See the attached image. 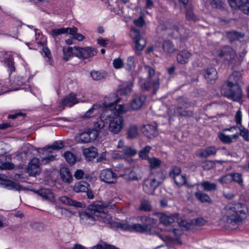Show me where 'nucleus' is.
<instances>
[{
	"mask_svg": "<svg viewBox=\"0 0 249 249\" xmlns=\"http://www.w3.org/2000/svg\"><path fill=\"white\" fill-rule=\"evenodd\" d=\"M79 102L76 98V95L71 93L66 96L60 104V106H68L71 107Z\"/></svg>",
	"mask_w": 249,
	"mask_h": 249,
	"instance_id": "b1692460",
	"label": "nucleus"
},
{
	"mask_svg": "<svg viewBox=\"0 0 249 249\" xmlns=\"http://www.w3.org/2000/svg\"><path fill=\"white\" fill-rule=\"evenodd\" d=\"M226 208L235 213L227 216V221L231 224L240 222L242 220V215H245L248 212L246 205L241 203H229Z\"/></svg>",
	"mask_w": 249,
	"mask_h": 249,
	"instance_id": "20e7f679",
	"label": "nucleus"
},
{
	"mask_svg": "<svg viewBox=\"0 0 249 249\" xmlns=\"http://www.w3.org/2000/svg\"><path fill=\"white\" fill-rule=\"evenodd\" d=\"M144 70L148 73L147 79L140 78L139 84L142 91H148L153 88V94H155L160 86L159 78L155 75V70L150 66H144Z\"/></svg>",
	"mask_w": 249,
	"mask_h": 249,
	"instance_id": "f03ea898",
	"label": "nucleus"
},
{
	"mask_svg": "<svg viewBox=\"0 0 249 249\" xmlns=\"http://www.w3.org/2000/svg\"><path fill=\"white\" fill-rule=\"evenodd\" d=\"M60 172L61 178L64 182L70 183L72 180V176L69 168L65 167H62Z\"/></svg>",
	"mask_w": 249,
	"mask_h": 249,
	"instance_id": "473e14b6",
	"label": "nucleus"
},
{
	"mask_svg": "<svg viewBox=\"0 0 249 249\" xmlns=\"http://www.w3.org/2000/svg\"><path fill=\"white\" fill-rule=\"evenodd\" d=\"M142 131L149 138L154 137L158 134L157 124L155 123L153 124H147L144 125L142 128Z\"/></svg>",
	"mask_w": 249,
	"mask_h": 249,
	"instance_id": "aec40b11",
	"label": "nucleus"
},
{
	"mask_svg": "<svg viewBox=\"0 0 249 249\" xmlns=\"http://www.w3.org/2000/svg\"><path fill=\"white\" fill-rule=\"evenodd\" d=\"M194 195L197 200L201 203L212 204L213 202L210 196L201 191H198L195 192Z\"/></svg>",
	"mask_w": 249,
	"mask_h": 249,
	"instance_id": "cd10ccee",
	"label": "nucleus"
},
{
	"mask_svg": "<svg viewBox=\"0 0 249 249\" xmlns=\"http://www.w3.org/2000/svg\"><path fill=\"white\" fill-rule=\"evenodd\" d=\"M231 7L239 9L245 14H249V0H228Z\"/></svg>",
	"mask_w": 249,
	"mask_h": 249,
	"instance_id": "9b49d317",
	"label": "nucleus"
},
{
	"mask_svg": "<svg viewBox=\"0 0 249 249\" xmlns=\"http://www.w3.org/2000/svg\"><path fill=\"white\" fill-rule=\"evenodd\" d=\"M110 114L108 117L109 120L108 130L111 133L117 134L124 126V120L120 115H115L112 117Z\"/></svg>",
	"mask_w": 249,
	"mask_h": 249,
	"instance_id": "1a4fd4ad",
	"label": "nucleus"
},
{
	"mask_svg": "<svg viewBox=\"0 0 249 249\" xmlns=\"http://www.w3.org/2000/svg\"><path fill=\"white\" fill-rule=\"evenodd\" d=\"M203 190L206 192L215 191L217 189V185L214 183H211L208 181H204L200 184Z\"/></svg>",
	"mask_w": 249,
	"mask_h": 249,
	"instance_id": "ea45409f",
	"label": "nucleus"
},
{
	"mask_svg": "<svg viewBox=\"0 0 249 249\" xmlns=\"http://www.w3.org/2000/svg\"><path fill=\"white\" fill-rule=\"evenodd\" d=\"M107 206L103 205L101 201H95L89 205V208L93 211H97L95 213L97 220L103 223L105 225H112V218L111 216L107 212Z\"/></svg>",
	"mask_w": 249,
	"mask_h": 249,
	"instance_id": "39448f33",
	"label": "nucleus"
},
{
	"mask_svg": "<svg viewBox=\"0 0 249 249\" xmlns=\"http://www.w3.org/2000/svg\"><path fill=\"white\" fill-rule=\"evenodd\" d=\"M64 157L66 160L71 164L75 163L76 159L73 153L70 151H67L64 153Z\"/></svg>",
	"mask_w": 249,
	"mask_h": 249,
	"instance_id": "6e6d98bb",
	"label": "nucleus"
},
{
	"mask_svg": "<svg viewBox=\"0 0 249 249\" xmlns=\"http://www.w3.org/2000/svg\"><path fill=\"white\" fill-rule=\"evenodd\" d=\"M124 178L128 181L139 180L142 179L141 175L137 174L135 171H131L127 174L123 175Z\"/></svg>",
	"mask_w": 249,
	"mask_h": 249,
	"instance_id": "a19ab883",
	"label": "nucleus"
},
{
	"mask_svg": "<svg viewBox=\"0 0 249 249\" xmlns=\"http://www.w3.org/2000/svg\"><path fill=\"white\" fill-rule=\"evenodd\" d=\"M226 35L230 42H232L239 39L240 38H243L245 36L243 33L235 30L227 32Z\"/></svg>",
	"mask_w": 249,
	"mask_h": 249,
	"instance_id": "2f4dec72",
	"label": "nucleus"
},
{
	"mask_svg": "<svg viewBox=\"0 0 249 249\" xmlns=\"http://www.w3.org/2000/svg\"><path fill=\"white\" fill-rule=\"evenodd\" d=\"M113 67L116 69H119L124 67L123 61L119 58H116L113 61Z\"/></svg>",
	"mask_w": 249,
	"mask_h": 249,
	"instance_id": "0e129e2a",
	"label": "nucleus"
},
{
	"mask_svg": "<svg viewBox=\"0 0 249 249\" xmlns=\"http://www.w3.org/2000/svg\"><path fill=\"white\" fill-rule=\"evenodd\" d=\"M191 104L188 102L186 99L180 98L178 101V104L176 108V112L180 116H188V112L184 108H186L190 107Z\"/></svg>",
	"mask_w": 249,
	"mask_h": 249,
	"instance_id": "6ab92c4d",
	"label": "nucleus"
},
{
	"mask_svg": "<svg viewBox=\"0 0 249 249\" xmlns=\"http://www.w3.org/2000/svg\"><path fill=\"white\" fill-rule=\"evenodd\" d=\"M241 82V73L234 71L222 86L221 93L228 99L239 101L242 97V91L240 87Z\"/></svg>",
	"mask_w": 249,
	"mask_h": 249,
	"instance_id": "f257e3e1",
	"label": "nucleus"
},
{
	"mask_svg": "<svg viewBox=\"0 0 249 249\" xmlns=\"http://www.w3.org/2000/svg\"><path fill=\"white\" fill-rule=\"evenodd\" d=\"M138 135V127L135 125H131L127 130L126 138L128 139H133Z\"/></svg>",
	"mask_w": 249,
	"mask_h": 249,
	"instance_id": "58836bf2",
	"label": "nucleus"
},
{
	"mask_svg": "<svg viewBox=\"0 0 249 249\" xmlns=\"http://www.w3.org/2000/svg\"><path fill=\"white\" fill-rule=\"evenodd\" d=\"M119 101V99L115 93H111L105 98L102 107L105 108H111L113 107Z\"/></svg>",
	"mask_w": 249,
	"mask_h": 249,
	"instance_id": "5701e85b",
	"label": "nucleus"
},
{
	"mask_svg": "<svg viewBox=\"0 0 249 249\" xmlns=\"http://www.w3.org/2000/svg\"><path fill=\"white\" fill-rule=\"evenodd\" d=\"M217 149L215 146H211L204 149H200L196 152V156L201 158H207L216 154Z\"/></svg>",
	"mask_w": 249,
	"mask_h": 249,
	"instance_id": "412c9836",
	"label": "nucleus"
},
{
	"mask_svg": "<svg viewBox=\"0 0 249 249\" xmlns=\"http://www.w3.org/2000/svg\"><path fill=\"white\" fill-rule=\"evenodd\" d=\"M109 115L110 114H109L108 111L106 110L101 114L100 118L94 122L93 128L91 129L92 131H96L97 138L98 136L99 132L105 127V124L104 120L108 118Z\"/></svg>",
	"mask_w": 249,
	"mask_h": 249,
	"instance_id": "dca6fc26",
	"label": "nucleus"
},
{
	"mask_svg": "<svg viewBox=\"0 0 249 249\" xmlns=\"http://www.w3.org/2000/svg\"><path fill=\"white\" fill-rule=\"evenodd\" d=\"M39 163V160L36 158L30 160L26 168L27 172L30 176L35 177L40 174L41 169Z\"/></svg>",
	"mask_w": 249,
	"mask_h": 249,
	"instance_id": "ddd939ff",
	"label": "nucleus"
},
{
	"mask_svg": "<svg viewBox=\"0 0 249 249\" xmlns=\"http://www.w3.org/2000/svg\"><path fill=\"white\" fill-rule=\"evenodd\" d=\"M192 53L187 50H183L178 53L177 56L178 62L181 64H185L188 62L189 59L191 57Z\"/></svg>",
	"mask_w": 249,
	"mask_h": 249,
	"instance_id": "bb28decb",
	"label": "nucleus"
},
{
	"mask_svg": "<svg viewBox=\"0 0 249 249\" xmlns=\"http://www.w3.org/2000/svg\"><path fill=\"white\" fill-rule=\"evenodd\" d=\"M141 220L144 222L142 225L134 224L130 225L127 223H120L119 227L125 231L144 233L150 230L151 225L156 223L155 220L147 216H142Z\"/></svg>",
	"mask_w": 249,
	"mask_h": 249,
	"instance_id": "7ed1b4c3",
	"label": "nucleus"
},
{
	"mask_svg": "<svg viewBox=\"0 0 249 249\" xmlns=\"http://www.w3.org/2000/svg\"><path fill=\"white\" fill-rule=\"evenodd\" d=\"M97 138L96 131H92L91 128L86 129L84 132L75 136V140L80 143H86L94 141Z\"/></svg>",
	"mask_w": 249,
	"mask_h": 249,
	"instance_id": "9d476101",
	"label": "nucleus"
},
{
	"mask_svg": "<svg viewBox=\"0 0 249 249\" xmlns=\"http://www.w3.org/2000/svg\"><path fill=\"white\" fill-rule=\"evenodd\" d=\"M218 138L224 143L229 144L232 142L231 137L230 136L226 135L222 133L219 134Z\"/></svg>",
	"mask_w": 249,
	"mask_h": 249,
	"instance_id": "13d9d810",
	"label": "nucleus"
},
{
	"mask_svg": "<svg viewBox=\"0 0 249 249\" xmlns=\"http://www.w3.org/2000/svg\"><path fill=\"white\" fill-rule=\"evenodd\" d=\"M15 168V165L11 162H4L0 165V169L2 170H12Z\"/></svg>",
	"mask_w": 249,
	"mask_h": 249,
	"instance_id": "bf43d9fd",
	"label": "nucleus"
},
{
	"mask_svg": "<svg viewBox=\"0 0 249 249\" xmlns=\"http://www.w3.org/2000/svg\"><path fill=\"white\" fill-rule=\"evenodd\" d=\"M152 209L151 204L148 199L143 198L141 200L139 206V211L148 212L151 211Z\"/></svg>",
	"mask_w": 249,
	"mask_h": 249,
	"instance_id": "4c0bfd02",
	"label": "nucleus"
},
{
	"mask_svg": "<svg viewBox=\"0 0 249 249\" xmlns=\"http://www.w3.org/2000/svg\"><path fill=\"white\" fill-rule=\"evenodd\" d=\"M70 28H61L59 29H53L50 32V35L53 37H55L61 34L68 33Z\"/></svg>",
	"mask_w": 249,
	"mask_h": 249,
	"instance_id": "37998d69",
	"label": "nucleus"
},
{
	"mask_svg": "<svg viewBox=\"0 0 249 249\" xmlns=\"http://www.w3.org/2000/svg\"><path fill=\"white\" fill-rule=\"evenodd\" d=\"M168 34L173 37L177 38L178 36L184 37L186 36L185 32L187 31L183 27L180 28L178 23H173L168 29Z\"/></svg>",
	"mask_w": 249,
	"mask_h": 249,
	"instance_id": "f3484780",
	"label": "nucleus"
},
{
	"mask_svg": "<svg viewBox=\"0 0 249 249\" xmlns=\"http://www.w3.org/2000/svg\"><path fill=\"white\" fill-rule=\"evenodd\" d=\"M74 177L77 179H80L82 178H85L87 180H91V176L85 174L84 172L82 169H77L75 171L74 174Z\"/></svg>",
	"mask_w": 249,
	"mask_h": 249,
	"instance_id": "c03bdc74",
	"label": "nucleus"
},
{
	"mask_svg": "<svg viewBox=\"0 0 249 249\" xmlns=\"http://www.w3.org/2000/svg\"><path fill=\"white\" fill-rule=\"evenodd\" d=\"M217 56L225 63L236 64L237 55L235 51L229 46H225L217 51Z\"/></svg>",
	"mask_w": 249,
	"mask_h": 249,
	"instance_id": "0eeeda50",
	"label": "nucleus"
},
{
	"mask_svg": "<svg viewBox=\"0 0 249 249\" xmlns=\"http://www.w3.org/2000/svg\"><path fill=\"white\" fill-rule=\"evenodd\" d=\"M218 181L222 185L227 184L233 181V177L231 173L228 174L219 178Z\"/></svg>",
	"mask_w": 249,
	"mask_h": 249,
	"instance_id": "de8ad7c7",
	"label": "nucleus"
},
{
	"mask_svg": "<svg viewBox=\"0 0 249 249\" xmlns=\"http://www.w3.org/2000/svg\"><path fill=\"white\" fill-rule=\"evenodd\" d=\"M148 162L149 164L150 167L151 169H156L159 167L161 163L160 160L155 157L150 158L148 159Z\"/></svg>",
	"mask_w": 249,
	"mask_h": 249,
	"instance_id": "a18cd8bd",
	"label": "nucleus"
},
{
	"mask_svg": "<svg viewBox=\"0 0 249 249\" xmlns=\"http://www.w3.org/2000/svg\"><path fill=\"white\" fill-rule=\"evenodd\" d=\"M89 183L84 181H81L75 184L73 190L76 193L86 192L89 187Z\"/></svg>",
	"mask_w": 249,
	"mask_h": 249,
	"instance_id": "f704fd0d",
	"label": "nucleus"
},
{
	"mask_svg": "<svg viewBox=\"0 0 249 249\" xmlns=\"http://www.w3.org/2000/svg\"><path fill=\"white\" fill-rule=\"evenodd\" d=\"M4 65L9 68L11 71H14L15 68L13 55L11 53H5L3 60Z\"/></svg>",
	"mask_w": 249,
	"mask_h": 249,
	"instance_id": "c9c22d12",
	"label": "nucleus"
},
{
	"mask_svg": "<svg viewBox=\"0 0 249 249\" xmlns=\"http://www.w3.org/2000/svg\"><path fill=\"white\" fill-rule=\"evenodd\" d=\"M59 200L62 203L66 205L74 206L77 208H81L82 207V203L72 200L70 197L67 196H61Z\"/></svg>",
	"mask_w": 249,
	"mask_h": 249,
	"instance_id": "72a5a7b5",
	"label": "nucleus"
},
{
	"mask_svg": "<svg viewBox=\"0 0 249 249\" xmlns=\"http://www.w3.org/2000/svg\"><path fill=\"white\" fill-rule=\"evenodd\" d=\"M0 184L9 190H19L21 187L20 185L13 181L4 180L0 176Z\"/></svg>",
	"mask_w": 249,
	"mask_h": 249,
	"instance_id": "c85d7f7f",
	"label": "nucleus"
},
{
	"mask_svg": "<svg viewBox=\"0 0 249 249\" xmlns=\"http://www.w3.org/2000/svg\"><path fill=\"white\" fill-rule=\"evenodd\" d=\"M36 192L45 200L53 201L54 199L53 194L49 189H41Z\"/></svg>",
	"mask_w": 249,
	"mask_h": 249,
	"instance_id": "7c9ffc66",
	"label": "nucleus"
},
{
	"mask_svg": "<svg viewBox=\"0 0 249 249\" xmlns=\"http://www.w3.org/2000/svg\"><path fill=\"white\" fill-rule=\"evenodd\" d=\"M231 174L233 177V181L240 185L243 183V178L241 174L238 173Z\"/></svg>",
	"mask_w": 249,
	"mask_h": 249,
	"instance_id": "69168bd1",
	"label": "nucleus"
},
{
	"mask_svg": "<svg viewBox=\"0 0 249 249\" xmlns=\"http://www.w3.org/2000/svg\"><path fill=\"white\" fill-rule=\"evenodd\" d=\"M186 11V18L189 20H193L195 21L197 20V18L196 16L194 15L193 12L192 7L191 5H189L187 7Z\"/></svg>",
	"mask_w": 249,
	"mask_h": 249,
	"instance_id": "3c124183",
	"label": "nucleus"
},
{
	"mask_svg": "<svg viewBox=\"0 0 249 249\" xmlns=\"http://www.w3.org/2000/svg\"><path fill=\"white\" fill-rule=\"evenodd\" d=\"M75 50H77V47H64L63 48L64 60L67 61L74 55L77 56V53Z\"/></svg>",
	"mask_w": 249,
	"mask_h": 249,
	"instance_id": "c756f323",
	"label": "nucleus"
},
{
	"mask_svg": "<svg viewBox=\"0 0 249 249\" xmlns=\"http://www.w3.org/2000/svg\"><path fill=\"white\" fill-rule=\"evenodd\" d=\"M120 152H123L124 155L126 156H134L137 154L136 150L128 146L124 147Z\"/></svg>",
	"mask_w": 249,
	"mask_h": 249,
	"instance_id": "864d4df0",
	"label": "nucleus"
},
{
	"mask_svg": "<svg viewBox=\"0 0 249 249\" xmlns=\"http://www.w3.org/2000/svg\"><path fill=\"white\" fill-rule=\"evenodd\" d=\"M162 47L164 52L166 53H172L176 51V47L173 42L169 40L163 41Z\"/></svg>",
	"mask_w": 249,
	"mask_h": 249,
	"instance_id": "e433bc0d",
	"label": "nucleus"
},
{
	"mask_svg": "<svg viewBox=\"0 0 249 249\" xmlns=\"http://www.w3.org/2000/svg\"><path fill=\"white\" fill-rule=\"evenodd\" d=\"M83 154L87 160H92L98 155L97 149L93 146L86 148L83 150Z\"/></svg>",
	"mask_w": 249,
	"mask_h": 249,
	"instance_id": "a878e982",
	"label": "nucleus"
},
{
	"mask_svg": "<svg viewBox=\"0 0 249 249\" xmlns=\"http://www.w3.org/2000/svg\"><path fill=\"white\" fill-rule=\"evenodd\" d=\"M114 108L119 113H122L128 111V107L127 105L123 104V105H118L116 104L114 106Z\"/></svg>",
	"mask_w": 249,
	"mask_h": 249,
	"instance_id": "e2e57ef3",
	"label": "nucleus"
},
{
	"mask_svg": "<svg viewBox=\"0 0 249 249\" xmlns=\"http://www.w3.org/2000/svg\"><path fill=\"white\" fill-rule=\"evenodd\" d=\"M77 53V57L80 59H85L92 57L96 55L97 50L92 47H77V50H75Z\"/></svg>",
	"mask_w": 249,
	"mask_h": 249,
	"instance_id": "f8f14e48",
	"label": "nucleus"
},
{
	"mask_svg": "<svg viewBox=\"0 0 249 249\" xmlns=\"http://www.w3.org/2000/svg\"><path fill=\"white\" fill-rule=\"evenodd\" d=\"M105 75L104 71H93L90 72V76L94 80H100L105 77Z\"/></svg>",
	"mask_w": 249,
	"mask_h": 249,
	"instance_id": "09e8293b",
	"label": "nucleus"
},
{
	"mask_svg": "<svg viewBox=\"0 0 249 249\" xmlns=\"http://www.w3.org/2000/svg\"><path fill=\"white\" fill-rule=\"evenodd\" d=\"M203 75L209 82H214L218 77L216 69L213 67L209 68L204 71Z\"/></svg>",
	"mask_w": 249,
	"mask_h": 249,
	"instance_id": "393cba45",
	"label": "nucleus"
},
{
	"mask_svg": "<svg viewBox=\"0 0 249 249\" xmlns=\"http://www.w3.org/2000/svg\"><path fill=\"white\" fill-rule=\"evenodd\" d=\"M131 38L135 44L136 54L139 55L146 44V40L140 34V30L135 28H132L129 33Z\"/></svg>",
	"mask_w": 249,
	"mask_h": 249,
	"instance_id": "6e6552de",
	"label": "nucleus"
},
{
	"mask_svg": "<svg viewBox=\"0 0 249 249\" xmlns=\"http://www.w3.org/2000/svg\"><path fill=\"white\" fill-rule=\"evenodd\" d=\"M151 148L150 146L147 145L142 149L139 153V157L143 160H148L150 158L148 157V154Z\"/></svg>",
	"mask_w": 249,
	"mask_h": 249,
	"instance_id": "8fccbe9b",
	"label": "nucleus"
},
{
	"mask_svg": "<svg viewBox=\"0 0 249 249\" xmlns=\"http://www.w3.org/2000/svg\"><path fill=\"white\" fill-rule=\"evenodd\" d=\"M160 221L163 225L168 226L174 222V218L171 216L163 214L160 217Z\"/></svg>",
	"mask_w": 249,
	"mask_h": 249,
	"instance_id": "49530a36",
	"label": "nucleus"
},
{
	"mask_svg": "<svg viewBox=\"0 0 249 249\" xmlns=\"http://www.w3.org/2000/svg\"><path fill=\"white\" fill-rule=\"evenodd\" d=\"M239 135L242 136L244 139L246 141H249V131L245 127L239 128Z\"/></svg>",
	"mask_w": 249,
	"mask_h": 249,
	"instance_id": "052dcab7",
	"label": "nucleus"
},
{
	"mask_svg": "<svg viewBox=\"0 0 249 249\" xmlns=\"http://www.w3.org/2000/svg\"><path fill=\"white\" fill-rule=\"evenodd\" d=\"M136 66L135 58L133 56H130L127 58L126 69L128 71L134 69Z\"/></svg>",
	"mask_w": 249,
	"mask_h": 249,
	"instance_id": "5fc2aeb1",
	"label": "nucleus"
},
{
	"mask_svg": "<svg viewBox=\"0 0 249 249\" xmlns=\"http://www.w3.org/2000/svg\"><path fill=\"white\" fill-rule=\"evenodd\" d=\"M98 106L93 105L92 107L89 108L83 116L84 118H89L93 117L98 112Z\"/></svg>",
	"mask_w": 249,
	"mask_h": 249,
	"instance_id": "79ce46f5",
	"label": "nucleus"
},
{
	"mask_svg": "<svg viewBox=\"0 0 249 249\" xmlns=\"http://www.w3.org/2000/svg\"><path fill=\"white\" fill-rule=\"evenodd\" d=\"M173 178L175 183L178 186L185 184L187 181L185 176L181 174L175 176Z\"/></svg>",
	"mask_w": 249,
	"mask_h": 249,
	"instance_id": "603ef678",
	"label": "nucleus"
},
{
	"mask_svg": "<svg viewBox=\"0 0 249 249\" xmlns=\"http://www.w3.org/2000/svg\"><path fill=\"white\" fill-rule=\"evenodd\" d=\"M89 210L90 212H85L82 213L80 216L85 221L86 224L92 225L94 224L95 220H97V216L95 215V213L97 212V211L92 210L89 208Z\"/></svg>",
	"mask_w": 249,
	"mask_h": 249,
	"instance_id": "4be33fe9",
	"label": "nucleus"
},
{
	"mask_svg": "<svg viewBox=\"0 0 249 249\" xmlns=\"http://www.w3.org/2000/svg\"><path fill=\"white\" fill-rule=\"evenodd\" d=\"M210 3L213 8L221 9L223 8L224 0H210Z\"/></svg>",
	"mask_w": 249,
	"mask_h": 249,
	"instance_id": "4d7b16f0",
	"label": "nucleus"
},
{
	"mask_svg": "<svg viewBox=\"0 0 249 249\" xmlns=\"http://www.w3.org/2000/svg\"><path fill=\"white\" fill-rule=\"evenodd\" d=\"M64 147L63 142L61 141H56L50 146L39 148V150L42 151V154L44 156L41 157V162L42 164H46L55 160L56 155L53 154L52 150H59Z\"/></svg>",
	"mask_w": 249,
	"mask_h": 249,
	"instance_id": "423d86ee",
	"label": "nucleus"
},
{
	"mask_svg": "<svg viewBox=\"0 0 249 249\" xmlns=\"http://www.w3.org/2000/svg\"><path fill=\"white\" fill-rule=\"evenodd\" d=\"M117 177V174L108 169L103 170L100 174L101 180L108 184L115 182Z\"/></svg>",
	"mask_w": 249,
	"mask_h": 249,
	"instance_id": "4468645a",
	"label": "nucleus"
},
{
	"mask_svg": "<svg viewBox=\"0 0 249 249\" xmlns=\"http://www.w3.org/2000/svg\"><path fill=\"white\" fill-rule=\"evenodd\" d=\"M160 183L155 178H147L145 179L142 188L143 191L147 194H153L156 188L159 185Z\"/></svg>",
	"mask_w": 249,
	"mask_h": 249,
	"instance_id": "2eb2a0df",
	"label": "nucleus"
},
{
	"mask_svg": "<svg viewBox=\"0 0 249 249\" xmlns=\"http://www.w3.org/2000/svg\"><path fill=\"white\" fill-rule=\"evenodd\" d=\"M192 222L195 225L197 226H202L205 224L206 220L202 217H199L194 219L192 220Z\"/></svg>",
	"mask_w": 249,
	"mask_h": 249,
	"instance_id": "338daca9",
	"label": "nucleus"
},
{
	"mask_svg": "<svg viewBox=\"0 0 249 249\" xmlns=\"http://www.w3.org/2000/svg\"><path fill=\"white\" fill-rule=\"evenodd\" d=\"M180 168L178 166H175L172 168V169L169 173V176L174 178L175 176H178V175H180Z\"/></svg>",
	"mask_w": 249,
	"mask_h": 249,
	"instance_id": "680f3d73",
	"label": "nucleus"
},
{
	"mask_svg": "<svg viewBox=\"0 0 249 249\" xmlns=\"http://www.w3.org/2000/svg\"><path fill=\"white\" fill-rule=\"evenodd\" d=\"M134 24L139 27H141L145 24V21L142 16H140L138 19L133 20Z\"/></svg>",
	"mask_w": 249,
	"mask_h": 249,
	"instance_id": "774afa93",
	"label": "nucleus"
},
{
	"mask_svg": "<svg viewBox=\"0 0 249 249\" xmlns=\"http://www.w3.org/2000/svg\"><path fill=\"white\" fill-rule=\"evenodd\" d=\"M146 100V96L141 93L135 94L133 97V100L130 107L133 110L140 108L143 106Z\"/></svg>",
	"mask_w": 249,
	"mask_h": 249,
	"instance_id": "a211bd4d",
	"label": "nucleus"
}]
</instances>
